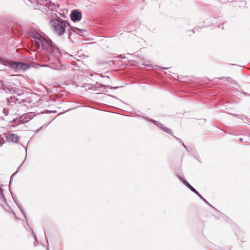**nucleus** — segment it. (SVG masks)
<instances>
[{
  "label": "nucleus",
  "instance_id": "1",
  "mask_svg": "<svg viewBox=\"0 0 250 250\" xmlns=\"http://www.w3.org/2000/svg\"><path fill=\"white\" fill-rule=\"evenodd\" d=\"M31 36L34 40L35 44L36 46V49L35 50L39 48L41 45L42 49L47 53L46 56L42 58V61L50 62L51 63L57 64L60 63L59 58L61 55V52L49 39L42 36L37 32H33Z\"/></svg>",
  "mask_w": 250,
  "mask_h": 250
},
{
  "label": "nucleus",
  "instance_id": "2",
  "mask_svg": "<svg viewBox=\"0 0 250 250\" xmlns=\"http://www.w3.org/2000/svg\"><path fill=\"white\" fill-rule=\"evenodd\" d=\"M51 25L55 32L58 35L61 36L65 32V28L68 25L67 21L61 18L54 19L51 21Z\"/></svg>",
  "mask_w": 250,
  "mask_h": 250
},
{
  "label": "nucleus",
  "instance_id": "3",
  "mask_svg": "<svg viewBox=\"0 0 250 250\" xmlns=\"http://www.w3.org/2000/svg\"><path fill=\"white\" fill-rule=\"evenodd\" d=\"M0 63L4 64V65H10L12 68L16 69L25 70L27 68V64L26 63L20 62L10 63L8 61L3 60L2 59H0Z\"/></svg>",
  "mask_w": 250,
  "mask_h": 250
},
{
  "label": "nucleus",
  "instance_id": "4",
  "mask_svg": "<svg viewBox=\"0 0 250 250\" xmlns=\"http://www.w3.org/2000/svg\"><path fill=\"white\" fill-rule=\"evenodd\" d=\"M35 114L34 112H28L21 115L19 119V121L21 124L27 123L35 117Z\"/></svg>",
  "mask_w": 250,
  "mask_h": 250
},
{
  "label": "nucleus",
  "instance_id": "5",
  "mask_svg": "<svg viewBox=\"0 0 250 250\" xmlns=\"http://www.w3.org/2000/svg\"><path fill=\"white\" fill-rule=\"evenodd\" d=\"M71 19L73 21H80L82 19V13L77 10H73L71 14Z\"/></svg>",
  "mask_w": 250,
  "mask_h": 250
},
{
  "label": "nucleus",
  "instance_id": "6",
  "mask_svg": "<svg viewBox=\"0 0 250 250\" xmlns=\"http://www.w3.org/2000/svg\"><path fill=\"white\" fill-rule=\"evenodd\" d=\"M6 140L9 142L17 143L20 139L19 137L15 134L9 133L6 135Z\"/></svg>",
  "mask_w": 250,
  "mask_h": 250
},
{
  "label": "nucleus",
  "instance_id": "7",
  "mask_svg": "<svg viewBox=\"0 0 250 250\" xmlns=\"http://www.w3.org/2000/svg\"><path fill=\"white\" fill-rule=\"evenodd\" d=\"M16 205L20 209L21 212L22 213L23 215H24V217L25 218V220H26V223H27V225L30 227V229H31V234H32V236L34 237V238L35 239V243H36V241L37 242V238L35 234L34 233L32 229L30 227L29 225L28 224V219L27 218V216H26L25 212H24V210H23V208L21 206H19V204H16ZM34 245L36 246V243H34Z\"/></svg>",
  "mask_w": 250,
  "mask_h": 250
},
{
  "label": "nucleus",
  "instance_id": "8",
  "mask_svg": "<svg viewBox=\"0 0 250 250\" xmlns=\"http://www.w3.org/2000/svg\"><path fill=\"white\" fill-rule=\"evenodd\" d=\"M151 122L154 123L156 125H157L159 128H160L163 131H164L170 134H171V135L172 134V130L168 128L165 127L163 124H162L161 123H159L156 121L153 120H151Z\"/></svg>",
  "mask_w": 250,
  "mask_h": 250
},
{
  "label": "nucleus",
  "instance_id": "9",
  "mask_svg": "<svg viewBox=\"0 0 250 250\" xmlns=\"http://www.w3.org/2000/svg\"><path fill=\"white\" fill-rule=\"evenodd\" d=\"M0 207L7 212L12 213L15 217H16L15 213L12 208L9 205V204H0Z\"/></svg>",
  "mask_w": 250,
  "mask_h": 250
},
{
  "label": "nucleus",
  "instance_id": "10",
  "mask_svg": "<svg viewBox=\"0 0 250 250\" xmlns=\"http://www.w3.org/2000/svg\"><path fill=\"white\" fill-rule=\"evenodd\" d=\"M71 30L72 32H75L80 36L83 37L86 36L85 33L86 31L85 29H81L77 27H72Z\"/></svg>",
  "mask_w": 250,
  "mask_h": 250
},
{
  "label": "nucleus",
  "instance_id": "11",
  "mask_svg": "<svg viewBox=\"0 0 250 250\" xmlns=\"http://www.w3.org/2000/svg\"><path fill=\"white\" fill-rule=\"evenodd\" d=\"M7 100L8 104L10 105H13L14 104H16L18 101L17 99L15 96H11Z\"/></svg>",
  "mask_w": 250,
  "mask_h": 250
},
{
  "label": "nucleus",
  "instance_id": "12",
  "mask_svg": "<svg viewBox=\"0 0 250 250\" xmlns=\"http://www.w3.org/2000/svg\"><path fill=\"white\" fill-rule=\"evenodd\" d=\"M185 184L193 192L195 193L197 195H198V192L193 188L187 181H185L184 182Z\"/></svg>",
  "mask_w": 250,
  "mask_h": 250
},
{
  "label": "nucleus",
  "instance_id": "13",
  "mask_svg": "<svg viewBox=\"0 0 250 250\" xmlns=\"http://www.w3.org/2000/svg\"><path fill=\"white\" fill-rule=\"evenodd\" d=\"M4 142V139L2 138V137L1 136H0V146H1L3 145Z\"/></svg>",
  "mask_w": 250,
  "mask_h": 250
},
{
  "label": "nucleus",
  "instance_id": "14",
  "mask_svg": "<svg viewBox=\"0 0 250 250\" xmlns=\"http://www.w3.org/2000/svg\"><path fill=\"white\" fill-rule=\"evenodd\" d=\"M3 112L4 114V115L6 116L8 115L9 114V112H8V110L6 108L3 109Z\"/></svg>",
  "mask_w": 250,
  "mask_h": 250
},
{
  "label": "nucleus",
  "instance_id": "15",
  "mask_svg": "<svg viewBox=\"0 0 250 250\" xmlns=\"http://www.w3.org/2000/svg\"><path fill=\"white\" fill-rule=\"evenodd\" d=\"M2 198L3 199V193H2V189L0 187V199ZM3 200H4L3 199Z\"/></svg>",
  "mask_w": 250,
  "mask_h": 250
},
{
  "label": "nucleus",
  "instance_id": "16",
  "mask_svg": "<svg viewBox=\"0 0 250 250\" xmlns=\"http://www.w3.org/2000/svg\"><path fill=\"white\" fill-rule=\"evenodd\" d=\"M72 34V32H69V33H68V38L70 40H71V37Z\"/></svg>",
  "mask_w": 250,
  "mask_h": 250
},
{
  "label": "nucleus",
  "instance_id": "17",
  "mask_svg": "<svg viewBox=\"0 0 250 250\" xmlns=\"http://www.w3.org/2000/svg\"><path fill=\"white\" fill-rule=\"evenodd\" d=\"M44 235H45V239H46V242H47V244L48 245V240H47V239L46 238V234H45V231H44Z\"/></svg>",
  "mask_w": 250,
  "mask_h": 250
},
{
  "label": "nucleus",
  "instance_id": "18",
  "mask_svg": "<svg viewBox=\"0 0 250 250\" xmlns=\"http://www.w3.org/2000/svg\"><path fill=\"white\" fill-rule=\"evenodd\" d=\"M202 199L205 203H208L204 198H203Z\"/></svg>",
  "mask_w": 250,
  "mask_h": 250
},
{
  "label": "nucleus",
  "instance_id": "19",
  "mask_svg": "<svg viewBox=\"0 0 250 250\" xmlns=\"http://www.w3.org/2000/svg\"><path fill=\"white\" fill-rule=\"evenodd\" d=\"M198 195L200 197V198H201V199L203 198V197L199 194V193H198Z\"/></svg>",
  "mask_w": 250,
  "mask_h": 250
},
{
  "label": "nucleus",
  "instance_id": "20",
  "mask_svg": "<svg viewBox=\"0 0 250 250\" xmlns=\"http://www.w3.org/2000/svg\"><path fill=\"white\" fill-rule=\"evenodd\" d=\"M208 205H209V207H210L211 208H213V207L211 205V204H208Z\"/></svg>",
  "mask_w": 250,
  "mask_h": 250
},
{
  "label": "nucleus",
  "instance_id": "21",
  "mask_svg": "<svg viewBox=\"0 0 250 250\" xmlns=\"http://www.w3.org/2000/svg\"><path fill=\"white\" fill-rule=\"evenodd\" d=\"M183 146L186 148V146H185V145H184V143H183Z\"/></svg>",
  "mask_w": 250,
  "mask_h": 250
},
{
  "label": "nucleus",
  "instance_id": "22",
  "mask_svg": "<svg viewBox=\"0 0 250 250\" xmlns=\"http://www.w3.org/2000/svg\"><path fill=\"white\" fill-rule=\"evenodd\" d=\"M242 140H243V139H242V138H240V139H239V140H240V141H242Z\"/></svg>",
  "mask_w": 250,
  "mask_h": 250
},
{
  "label": "nucleus",
  "instance_id": "23",
  "mask_svg": "<svg viewBox=\"0 0 250 250\" xmlns=\"http://www.w3.org/2000/svg\"><path fill=\"white\" fill-rule=\"evenodd\" d=\"M47 250H49V248L48 247H47Z\"/></svg>",
  "mask_w": 250,
  "mask_h": 250
}]
</instances>
